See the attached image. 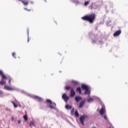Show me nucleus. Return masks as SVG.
I'll list each match as a JSON object with an SVG mask.
<instances>
[{"mask_svg": "<svg viewBox=\"0 0 128 128\" xmlns=\"http://www.w3.org/2000/svg\"><path fill=\"white\" fill-rule=\"evenodd\" d=\"M74 114H75L76 116H77V118L78 117L80 116V114H78V112L77 110L75 111Z\"/></svg>", "mask_w": 128, "mask_h": 128, "instance_id": "obj_21", "label": "nucleus"}, {"mask_svg": "<svg viewBox=\"0 0 128 128\" xmlns=\"http://www.w3.org/2000/svg\"><path fill=\"white\" fill-rule=\"evenodd\" d=\"M65 108L66 110H72V107L70 105L66 104L65 106Z\"/></svg>", "mask_w": 128, "mask_h": 128, "instance_id": "obj_14", "label": "nucleus"}, {"mask_svg": "<svg viewBox=\"0 0 128 128\" xmlns=\"http://www.w3.org/2000/svg\"><path fill=\"white\" fill-rule=\"evenodd\" d=\"M94 98H96V100H100V98H98V97H96V96H94Z\"/></svg>", "mask_w": 128, "mask_h": 128, "instance_id": "obj_27", "label": "nucleus"}, {"mask_svg": "<svg viewBox=\"0 0 128 128\" xmlns=\"http://www.w3.org/2000/svg\"><path fill=\"white\" fill-rule=\"evenodd\" d=\"M10 80H11L10 78H9V79H8V83L10 84Z\"/></svg>", "mask_w": 128, "mask_h": 128, "instance_id": "obj_31", "label": "nucleus"}, {"mask_svg": "<svg viewBox=\"0 0 128 128\" xmlns=\"http://www.w3.org/2000/svg\"><path fill=\"white\" fill-rule=\"evenodd\" d=\"M99 112L101 116H104V114L106 112V108H104V105H102V107L99 111Z\"/></svg>", "mask_w": 128, "mask_h": 128, "instance_id": "obj_6", "label": "nucleus"}, {"mask_svg": "<svg viewBox=\"0 0 128 128\" xmlns=\"http://www.w3.org/2000/svg\"><path fill=\"white\" fill-rule=\"evenodd\" d=\"M120 34H122V30H118L114 34V36H120Z\"/></svg>", "mask_w": 128, "mask_h": 128, "instance_id": "obj_9", "label": "nucleus"}, {"mask_svg": "<svg viewBox=\"0 0 128 128\" xmlns=\"http://www.w3.org/2000/svg\"><path fill=\"white\" fill-rule=\"evenodd\" d=\"M19 2H22V3L26 6L28 4V1L26 0H18Z\"/></svg>", "mask_w": 128, "mask_h": 128, "instance_id": "obj_11", "label": "nucleus"}, {"mask_svg": "<svg viewBox=\"0 0 128 128\" xmlns=\"http://www.w3.org/2000/svg\"><path fill=\"white\" fill-rule=\"evenodd\" d=\"M11 102L14 105V108H18V105L16 104V103H14V102L12 101Z\"/></svg>", "mask_w": 128, "mask_h": 128, "instance_id": "obj_23", "label": "nucleus"}, {"mask_svg": "<svg viewBox=\"0 0 128 128\" xmlns=\"http://www.w3.org/2000/svg\"><path fill=\"white\" fill-rule=\"evenodd\" d=\"M28 42H30V40H28Z\"/></svg>", "mask_w": 128, "mask_h": 128, "instance_id": "obj_32", "label": "nucleus"}, {"mask_svg": "<svg viewBox=\"0 0 128 128\" xmlns=\"http://www.w3.org/2000/svg\"><path fill=\"white\" fill-rule=\"evenodd\" d=\"M82 100V98L80 96H76L75 98V100L76 102H80V100Z\"/></svg>", "mask_w": 128, "mask_h": 128, "instance_id": "obj_13", "label": "nucleus"}, {"mask_svg": "<svg viewBox=\"0 0 128 128\" xmlns=\"http://www.w3.org/2000/svg\"><path fill=\"white\" fill-rule=\"evenodd\" d=\"M84 104H86L85 100H82L81 102H80L79 104V108H82L84 106Z\"/></svg>", "mask_w": 128, "mask_h": 128, "instance_id": "obj_12", "label": "nucleus"}, {"mask_svg": "<svg viewBox=\"0 0 128 128\" xmlns=\"http://www.w3.org/2000/svg\"><path fill=\"white\" fill-rule=\"evenodd\" d=\"M34 124V122L31 121L29 124L30 126H32Z\"/></svg>", "mask_w": 128, "mask_h": 128, "instance_id": "obj_20", "label": "nucleus"}, {"mask_svg": "<svg viewBox=\"0 0 128 128\" xmlns=\"http://www.w3.org/2000/svg\"><path fill=\"white\" fill-rule=\"evenodd\" d=\"M46 102L50 104H48V108H50L51 109L56 110V107L54 106H56V104L54 102H52V100H48V99L46 100Z\"/></svg>", "mask_w": 128, "mask_h": 128, "instance_id": "obj_4", "label": "nucleus"}, {"mask_svg": "<svg viewBox=\"0 0 128 128\" xmlns=\"http://www.w3.org/2000/svg\"><path fill=\"white\" fill-rule=\"evenodd\" d=\"M12 120H14V118H12Z\"/></svg>", "mask_w": 128, "mask_h": 128, "instance_id": "obj_37", "label": "nucleus"}, {"mask_svg": "<svg viewBox=\"0 0 128 128\" xmlns=\"http://www.w3.org/2000/svg\"><path fill=\"white\" fill-rule=\"evenodd\" d=\"M90 4V1L85 2L84 3V6H88Z\"/></svg>", "mask_w": 128, "mask_h": 128, "instance_id": "obj_19", "label": "nucleus"}, {"mask_svg": "<svg viewBox=\"0 0 128 128\" xmlns=\"http://www.w3.org/2000/svg\"><path fill=\"white\" fill-rule=\"evenodd\" d=\"M4 89L6 90H16L15 88H12L11 87L7 86H4Z\"/></svg>", "mask_w": 128, "mask_h": 128, "instance_id": "obj_8", "label": "nucleus"}, {"mask_svg": "<svg viewBox=\"0 0 128 128\" xmlns=\"http://www.w3.org/2000/svg\"><path fill=\"white\" fill-rule=\"evenodd\" d=\"M22 122V121L20 120H18V124H20Z\"/></svg>", "mask_w": 128, "mask_h": 128, "instance_id": "obj_33", "label": "nucleus"}, {"mask_svg": "<svg viewBox=\"0 0 128 128\" xmlns=\"http://www.w3.org/2000/svg\"><path fill=\"white\" fill-rule=\"evenodd\" d=\"M34 98L38 100L39 102H42V98H40V97H39L38 96H34Z\"/></svg>", "mask_w": 128, "mask_h": 128, "instance_id": "obj_15", "label": "nucleus"}, {"mask_svg": "<svg viewBox=\"0 0 128 128\" xmlns=\"http://www.w3.org/2000/svg\"><path fill=\"white\" fill-rule=\"evenodd\" d=\"M72 2H74L76 4H80V2L78 0H72Z\"/></svg>", "mask_w": 128, "mask_h": 128, "instance_id": "obj_17", "label": "nucleus"}, {"mask_svg": "<svg viewBox=\"0 0 128 128\" xmlns=\"http://www.w3.org/2000/svg\"><path fill=\"white\" fill-rule=\"evenodd\" d=\"M92 44H94V42H95V41L93 40V41H92Z\"/></svg>", "mask_w": 128, "mask_h": 128, "instance_id": "obj_36", "label": "nucleus"}, {"mask_svg": "<svg viewBox=\"0 0 128 128\" xmlns=\"http://www.w3.org/2000/svg\"><path fill=\"white\" fill-rule=\"evenodd\" d=\"M72 82L73 84H78V82H76V81H75V80H72Z\"/></svg>", "mask_w": 128, "mask_h": 128, "instance_id": "obj_24", "label": "nucleus"}, {"mask_svg": "<svg viewBox=\"0 0 128 128\" xmlns=\"http://www.w3.org/2000/svg\"><path fill=\"white\" fill-rule=\"evenodd\" d=\"M74 108H72L71 110V114H74Z\"/></svg>", "mask_w": 128, "mask_h": 128, "instance_id": "obj_29", "label": "nucleus"}, {"mask_svg": "<svg viewBox=\"0 0 128 128\" xmlns=\"http://www.w3.org/2000/svg\"><path fill=\"white\" fill-rule=\"evenodd\" d=\"M86 118H88V116L86 115H84V116H81L80 118V122L82 124V126L84 124V120H86Z\"/></svg>", "mask_w": 128, "mask_h": 128, "instance_id": "obj_5", "label": "nucleus"}, {"mask_svg": "<svg viewBox=\"0 0 128 128\" xmlns=\"http://www.w3.org/2000/svg\"><path fill=\"white\" fill-rule=\"evenodd\" d=\"M82 88L85 90L84 92V94H88V98H90V88L87 85L84 84H82L81 86Z\"/></svg>", "mask_w": 128, "mask_h": 128, "instance_id": "obj_2", "label": "nucleus"}, {"mask_svg": "<svg viewBox=\"0 0 128 128\" xmlns=\"http://www.w3.org/2000/svg\"><path fill=\"white\" fill-rule=\"evenodd\" d=\"M65 88L67 90H70V88L72 90V88L70 86H66L65 87Z\"/></svg>", "mask_w": 128, "mask_h": 128, "instance_id": "obj_22", "label": "nucleus"}, {"mask_svg": "<svg viewBox=\"0 0 128 128\" xmlns=\"http://www.w3.org/2000/svg\"><path fill=\"white\" fill-rule=\"evenodd\" d=\"M12 56L13 58H14V56H16V53H14V52L12 53Z\"/></svg>", "mask_w": 128, "mask_h": 128, "instance_id": "obj_30", "label": "nucleus"}, {"mask_svg": "<svg viewBox=\"0 0 128 128\" xmlns=\"http://www.w3.org/2000/svg\"><path fill=\"white\" fill-rule=\"evenodd\" d=\"M14 58H16V57H14Z\"/></svg>", "mask_w": 128, "mask_h": 128, "instance_id": "obj_38", "label": "nucleus"}, {"mask_svg": "<svg viewBox=\"0 0 128 128\" xmlns=\"http://www.w3.org/2000/svg\"><path fill=\"white\" fill-rule=\"evenodd\" d=\"M27 10H28V12H30L31 10H28V9H27Z\"/></svg>", "mask_w": 128, "mask_h": 128, "instance_id": "obj_35", "label": "nucleus"}, {"mask_svg": "<svg viewBox=\"0 0 128 128\" xmlns=\"http://www.w3.org/2000/svg\"><path fill=\"white\" fill-rule=\"evenodd\" d=\"M87 102H94V98H90L89 99H88Z\"/></svg>", "mask_w": 128, "mask_h": 128, "instance_id": "obj_18", "label": "nucleus"}, {"mask_svg": "<svg viewBox=\"0 0 128 128\" xmlns=\"http://www.w3.org/2000/svg\"><path fill=\"white\" fill-rule=\"evenodd\" d=\"M76 92H78L80 94H82V90L80 89V87L77 88Z\"/></svg>", "mask_w": 128, "mask_h": 128, "instance_id": "obj_16", "label": "nucleus"}, {"mask_svg": "<svg viewBox=\"0 0 128 128\" xmlns=\"http://www.w3.org/2000/svg\"><path fill=\"white\" fill-rule=\"evenodd\" d=\"M0 96H4V93L2 91H0Z\"/></svg>", "mask_w": 128, "mask_h": 128, "instance_id": "obj_26", "label": "nucleus"}, {"mask_svg": "<svg viewBox=\"0 0 128 128\" xmlns=\"http://www.w3.org/2000/svg\"><path fill=\"white\" fill-rule=\"evenodd\" d=\"M0 76H1V81H0V84H6V80H8V77L4 74V72L0 70Z\"/></svg>", "mask_w": 128, "mask_h": 128, "instance_id": "obj_3", "label": "nucleus"}, {"mask_svg": "<svg viewBox=\"0 0 128 128\" xmlns=\"http://www.w3.org/2000/svg\"><path fill=\"white\" fill-rule=\"evenodd\" d=\"M62 98L66 102H68V100H70V98L66 96V94H62Z\"/></svg>", "mask_w": 128, "mask_h": 128, "instance_id": "obj_7", "label": "nucleus"}, {"mask_svg": "<svg viewBox=\"0 0 128 128\" xmlns=\"http://www.w3.org/2000/svg\"><path fill=\"white\" fill-rule=\"evenodd\" d=\"M24 120H28V116L26 115L24 116Z\"/></svg>", "mask_w": 128, "mask_h": 128, "instance_id": "obj_25", "label": "nucleus"}, {"mask_svg": "<svg viewBox=\"0 0 128 128\" xmlns=\"http://www.w3.org/2000/svg\"><path fill=\"white\" fill-rule=\"evenodd\" d=\"M24 10H28V8H24Z\"/></svg>", "mask_w": 128, "mask_h": 128, "instance_id": "obj_34", "label": "nucleus"}, {"mask_svg": "<svg viewBox=\"0 0 128 128\" xmlns=\"http://www.w3.org/2000/svg\"><path fill=\"white\" fill-rule=\"evenodd\" d=\"M74 96H76V92H74V88H71L70 96H71V98H72Z\"/></svg>", "mask_w": 128, "mask_h": 128, "instance_id": "obj_10", "label": "nucleus"}, {"mask_svg": "<svg viewBox=\"0 0 128 128\" xmlns=\"http://www.w3.org/2000/svg\"><path fill=\"white\" fill-rule=\"evenodd\" d=\"M82 20H87V22H89L90 24H92L94 22V20H96V14H90L86 16L82 17Z\"/></svg>", "mask_w": 128, "mask_h": 128, "instance_id": "obj_1", "label": "nucleus"}, {"mask_svg": "<svg viewBox=\"0 0 128 128\" xmlns=\"http://www.w3.org/2000/svg\"><path fill=\"white\" fill-rule=\"evenodd\" d=\"M103 118H104V120H108V118L106 115H103Z\"/></svg>", "mask_w": 128, "mask_h": 128, "instance_id": "obj_28", "label": "nucleus"}]
</instances>
